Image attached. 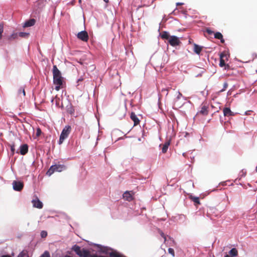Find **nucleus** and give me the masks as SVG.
Listing matches in <instances>:
<instances>
[{
  "label": "nucleus",
  "mask_w": 257,
  "mask_h": 257,
  "mask_svg": "<svg viewBox=\"0 0 257 257\" xmlns=\"http://www.w3.org/2000/svg\"><path fill=\"white\" fill-rule=\"evenodd\" d=\"M53 83L56 85L55 89L59 91L63 84V77L61 73L57 68L56 65L53 67Z\"/></svg>",
  "instance_id": "nucleus-1"
},
{
  "label": "nucleus",
  "mask_w": 257,
  "mask_h": 257,
  "mask_svg": "<svg viewBox=\"0 0 257 257\" xmlns=\"http://www.w3.org/2000/svg\"><path fill=\"white\" fill-rule=\"evenodd\" d=\"M161 37L163 40H168V42L172 46L179 45L181 43L179 38L175 36H170L169 33L166 31H163L161 34Z\"/></svg>",
  "instance_id": "nucleus-2"
},
{
  "label": "nucleus",
  "mask_w": 257,
  "mask_h": 257,
  "mask_svg": "<svg viewBox=\"0 0 257 257\" xmlns=\"http://www.w3.org/2000/svg\"><path fill=\"white\" fill-rule=\"evenodd\" d=\"M66 168L65 166L63 165H54L50 167L49 169L47 171L46 174L50 176L55 172H60Z\"/></svg>",
  "instance_id": "nucleus-3"
},
{
  "label": "nucleus",
  "mask_w": 257,
  "mask_h": 257,
  "mask_svg": "<svg viewBox=\"0 0 257 257\" xmlns=\"http://www.w3.org/2000/svg\"><path fill=\"white\" fill-rule=\"evenodd\" d=\"M71 131V127L70 125H66L63 129L60 136L59 144H61L69 136Z\"/></svg>",
  "instance_id": "nucleus-4"
},
{
  "label": "nucleus",
  "mask_w": 257,
  "mask_h": 257,
  "mask_svg": "<svg viewBox=\"0 0 257 257\" xmlns=\"http://www.w3.org/2000/svg\"><path fill=\"white\" fill-rule=\"evenodd\" d=\"M73 250L76 253L81 257H87L89 254V252L86 249H83L81 250L79 246L75 245Z\"/></svg>",
  "instance_id": "nucleus-5"
},
{
  "label": "nucleus",
  "mask_w": 257,
  "mask_h": 257,
  "mask_svg": "<svg viewBox=\"0 0 257 257\" xmlns=\"http://www.w3.org/2000/svg\"><path fill=\"white\" fill-rule=\"evenodd\" d=\"M227 55L224 53H221L220 55L219 66L221 67L224 66L225 69L229 68V66L228 64L226 65L225 63V60H227Z\"/></svg>",
  "instance_id": "nucleus-6"
},
{
  "label": "nucleus",
  "mask_w": 257,
  "mask_h": 257,
  "mask_svg": "<svg viewBox=\"0 0 257 257\" xmlns=\"http://www.w3.org/2000/svg\"><path fill=\"white\" fill-rule=\"evenodd\" d=\"M12 184L14 190L17 191H21L24 188V183L22 181H14Z\"/></svg>",
  "instance_id": "nucleus-7"
},
{
  "label": "nucleus",
  "mask_w": 257,
  "mask_h": 257,
  "mask_svg": "<svg viewBox=\"0 0 257 257\" xmlns=\"http://www.w3.org/2000/svg\"><path fill=\"white\" fill-rule=\"evenodd\" d=\"M77 36L79 39L84 42H87L89 39L88 33L86 31H82L79 32Z\"/></svg>",
  "instance_id": "nucleus-8"
},
{
  "label": "nucleus",
  "mask_w": 257,
  "mask_h": 257,
  "mask_svg": "<svg viewBox=\"0 0 257 257\" xmlns=\"http://www.w3.org/2000/svg\"><path fill=\"white\" fill-rule=\"evenodd\" d=\"M32 203L33 204V207L41 209L43 207V203L42 202L37 198L36 197L35 199H33L32 201Z\"/></svg>",
  "instance_id": "nucleus-9"
},
{
  "label": "nucleus",
  "mask_w": 257,
  "mask_h": 257,
  "mask_svg": "<svg viewBox=\"0 0 257 257\" xmlns=\"http://www.w3.org/2000/svg\"><path fill=\"white\" fill-rule=\"evenodd\" d=\"M131 192H132V191H125L123 194V198L129 202L132 201L134 198Z\"/></svg>",
  "instance_id": "nucleus-10"
},
{
  "label": "nucleus",
  "mask_w": 257,
  "mask_h": 257,
  "mask_svg": "<svg viewBox=\"0 0 257 257\" xmlns=\"http://www.w3.org/2000/svg\"><path fill=\"white\" fill-rule=\"evenodd\" d=\"M208 113V107L205 105H202L201 109L198 112L197 114H201L203 115H207Z\"/></svg>",
  "instance_id": "nucleus-11"
},
{
  "label": "nucleus",
  "mask_w": 257,
  "mask_h": 257,
  "mask_svg": "<svg viewBox=\"0 0 257 257\" xmlns=\"http://www.w3.org/2000/svg\"><path fill=\"white\" fill-rule=\"evenodd\" d=\"M131 118L134 122V126H136L140 123V120L135 114V112H132L131 114Z\"/></svg>",
  "instance_id": "nucleus-12"
},
{
  "label": "nucleus",
  "mask_w": 257,
  "mask_h": 257,
  "mask_svg": "<svg viewBox=\"0 0 257 257\" xmlns=\"http://www.w3.org/2000/svg\"><path fill=\"white\" fill-rule=\"evenodd\" d=\"M223 112L224 116H230L234 115V113L229 107H224L223 109Z\"/></svg>",
  "instance_id": "nucleus-13"
},
{
  "label": "nucleus",
  "mask_w": 257,
  "mask_h": 257,
  "mask_svg": "<svg viewBox=\"0 0 257 257\" xmlns=\"http://www.w3.org/2000/svg\"><path fill=\"white\" fill-rule=\"evenodd\" d=\"M28 152V146L27 144H24L20 147V153L22 155H26Z\"/></svg>",
  "instance_id": "nucleus-14"
},
{
  "label": "nucleus",
  "mask_w": 257,
  "mask_h": 257,
  "mask_svg": "<svg viewBox=\"0 0 257 257\" xmlns=\"http://www.w3.org/2000/svg\"><path fill=\"white\" fill-rule=\"evenodd\" d=\"M36 21L34 19H32L29 20V21L25 22L24 24V27H29L31 26H33L35 25Z\"/></svg>",
  "instance_id": "nucleus-15"
},
{
  "label": "nucleus",
  "mask_w": 257,
  "mask_h": 257,
  "mask_svg": "<svg viewBox=\"0 0 257 257\" xmlns=\"http://www.w3.org/2000/svg\"><path fill=\"white\" fill-rule=\"evenodd\" d=\"M189 198L194 202L195 206H197L199 204H200V202L199 201V198L197 197H195L192 195H190L189 196Z\"/></svg>",
  "instance_id": "nucleus-16"
},
{
  "label": "nucleus",
  "mask_w": 257,
  "mask_h": 257,
  "mask_svg": "<svg viewBox=\"0 0 257 257\" xmlns=\"http://www.w3.org/2000/svg\"><path fill=\"white\" fill-rule=\"evenodd\" d=\"M214 38L220 40L222 43H224V40L223 39V36L220 32H216L214 34Z\"/></svg>",
  "instance_id": "nucleus-17"
},
{
  "label": "nucleus",
  "mask_w": 257,
  "mask_h": 257,
  "mask_svg": "<svg viewBox=\"0 0 257 257\" xmlns=\"http://www.w3.org/2000/svg\"><path fill=\"white\" fill-rule=\"evenodd\" d=\"M170 141H167L165 143L162 148V151L163 153L165 154L167 152L168 147L170 146Z\"/></svg>",
  "instance_id": "nucleus-18"
},
{
  "label": "nucleus",
  "mask_w": 257,
  "mask_h": 257,
  "mask_svg": "<svg viewBox=\"0 0 257 257\" xmlns=\"http://www.w3.org/2000/svg\"><path fill=\"white\" fill-rule=\"evenodd\" d=\"M202 47H201L197 44H194V51L196 54H199L200 53L201 51H202Z\"/></svg>",
  "instance_id": "nucleus-19"
},
{
  "label": "nucleus",
  "mask_w": 257,
  "mask_h": 257,
  "mask_svg": "<svg viewBox=\"0 0 257 257\" xmlns=\"http://www.w3.org/2000/svg\"><path fill=\"white\" fill-rule=\"evenodd\" d=\"M67 111L68 113L71 115H73L74 114L75 109L73 106H70L69 107H67Z\"/></svg>",
  "instance_id": "nucleus-20"
},
{
  "label": "nucleus",
  "mask_w": 257,
  "mask_h": 257,
  "mask_svg": "<svg viewBox=\"0 0 257 257\" xmlns=\"http://www.w3.org/2000/svg\"><path fill=\"white\" fill-rule=\"evenodd\" d=\"M238 252L236 248H233L229 251V254L231 256H236L237 255Z\"/></svg>",
  "instance_id": "nucleus-21"
},
{
  "label": "nucleus",
  "mask_w": 257,
  "mask_h": 257,
  "mask_svg": "<svg viewBox=\"0 0 257 257\" xmlns=\"http://www.w3.org/2000/svg\"><path fill=\"white\" fill-rule=\"evenodd\" d=\"M29 34L25 32H20L19 33V36L22 38H27L29 36Z\"/></svg>",
  "instance_id": "nucleus-22"
},
{
  "label": "nucleus",
  "mask_w": 257,
  "mask_h": 257,
  "mask_svg": "<svg viewBox=\"0 0 257 257\" xmlns=\"http://www.w3.org/2000/svg\"><path fill=\"white\" fill-rule=\"evenodd\" d=\"M18 257H29V255L26 251H22L18 255Z\"/></svg>",
  "instance_id": "nucleus-23"
},
{
  "label": "nucleus",
  "mask_w": 257,
  "mask_h": 257,
  "mask_svg": "<svg viewBox=\"0 0 257 257\" xmlns=\"http://www.w3.org/2000/svg\"><path fill=\"white\" fill-rule=\"evenodd\" d=\"M22 93L23 94V96H25L26 95L25 88L23 87H21L20 88L18 91V94L20 95L21 93Z\"/></svg>",
  "instance_id": "nucleus-24"
},
{
  "label": "nucleus",
  "mask_w": 257,
  "mask_h": 257,
  "mask_svg": "<svg viewBox=\"0 0 257 257\" xmlns=\"http://www.w3.org/2000/svg\"><path fill=\"white\" fill-rule=\"evenodd\" d=\"M4 32V25L3 24H0V40L2 38V34Z\"/></svg>",
  "instance_id": "nucleus-25"
},
{
  "label": "nucleus",
  "mask_w": 257,
  "mask_h": 257,
  "mask_svg": "<svg viewBox=\"0 0 257 257\" xmlns=\"http://www.w3.org/2000/svg\"><path fill=\"white\" fill-rule=\"evenodd\" d=\"M40 257H51L49 252L45 251Z\"/></svg>",
  "instance_id": "nucleus-26"
},
{
  "label": "nucleus",
  "mask_w": 257,
  "mask_h": 257,
  "mask_svg": "<svg viewBox=\"0 0 257 257\" xmlns=\"http://www.w3.org/2000/svg\"><path fill=\"white\" fill-rule=\"evenodd\" d=\"M159 232L160 233V234L161 235V236L164 238V242H165L167 240V238H166V235H165V234L160 230H159Z\"/></svg>",
  "instance_id": "nucleus-27"
},
{
  "label": "nucleus",
  "mask_w": 257,
  "mask_h": 257,
  "mask_svg": "<svg viewBox=\"0 0 257 257\" xmlns=\"http://www.w3.org/2000/svg\"><path fill=\"white\" fill-rule=\"evenodd\" d=\"M168 252L169 253H170L173 256H175V252H174V250L173 248H169L168 249Z\"/></svg>",
  "instance_id": "nucleus-28"
},
{
  "label": "nucleus",
  "mask_w": 257,
  "mask_h": 257,
  "mask_svg": "<svg viewBox=\"0 0 257 257\" xmlns=\"http://www.w3.org/2000/svg\"><path fill=\"white\" fill-rule=\"evenodd\" d=\"M47 235V232L45 231H42L41 233V236L42 237L44 238L46 237Z\"/></svg>",
  "instance_id": "nucleus-29"
},
{
  "label": "nucleus",
  "mask_w": 257,
  "mask_h": 257,
  "mask_svg": "<svg viewBox=\"0 0 257 257\" xmlns=\"http://www.w3.org/2000/svg\"><path fill=\"white\" fill-rule=\"evenodd\" d=\"M11 150L12 155H13L15 153V151L14 144H13L11 146Z\"/></svg>",
  "instance_id": "nucleus-30"
},
{
  "label": "nucleus",
  "mask_w": 257,
  "mask_h": 257,
  "mask_svg": "<svg viewBox=\"0 0 257 257\" xmlns=\"http://www.w3.org/2000/svg\"><path fill=\"white\" fill-rule=\"evenodd\" d=\"M41 133H42V132H41V129L40 128H38L37 129V131H36V136L37 137H39L41 135Z\"/></svg>",
  "instance_id": "nucleus-31"
},
{
  "label": "nucleus",
  "mask_w": 257,
  "mask_h": 257,
  "mask_svg": "<svg viewBox=\"0 0 257 257\" xmlns=\"http://www.w3.org/2000/svg\"><path fill=\"white\" fill-rule=\"evenodd\" d=\"M206 32L209 35H211L214 33L213 31H212L209 28H207L206 29Z\"/></svg>",
  "instance_id": "nucleus-32"
},
{
  "label": "nucleus",
  "mask_w": 257,
  "mask_h": 257,
  "mask_svg": "<svg viewBox=\"0 0 257 257\" xmlns=\"http://www.w3.org/2000/svg\"><path fill=\"white\" fill-rule=\"evenodd\" d=\"M17 34H13L11 36L10 39H15L17 38Z\"/></svg>",
  "instance_id": "nucleus-33"
},
{
  "label": "nucleus",
  "mask_w": 257,
  "mask_h": 257,
  "mask_svg": "<svg viewBox=\"0 0 257 257\" xmlns=\"http://www.w3.org/2000/svg\"><path fill=\"white\" fill-rule=\"evenodd\" d=\"M182 96V93H181V92H180L179 91H178V92H177V97H176L177 99L178 100H179V99H180V98H181Z\"/></svg>",
  "instance_id": "nucleus-34"
},
{
  "label": "nucleus",
  "mask_w": 257,
  "mask_h": 257,
  "mask_svg": "<svg viewBox=\"0 0 257 257\" xmlns=\"http://www.w3.org/2000/svg\"><path fill=\"white\" fill-rule=\"evenodd\" d=\"M227 86H228L227 83L225 82L223 84V88L222 90H221L220 91H224L226 89V88L227 87Z\"/></svg>",
  "instance_id": "nucleus-35"
},
{
  "label": "nucleus",
  "mask_w": 257,
  "mask_h": 257,
  "mask_svg": "<svg viewBox=\"0 0 257 257\" xmlns=\"http://www.w3.org/2000/svg\"><path fill=\"white\" fill-rule=\"evenodd\" d=\"M183 5V3H177L176 4V5H177V6H181V5Z\"/></svg>",
  "instance_id": "nucleus-36"
},
{
  "label": "nucleus",
  "mask_w": 257,
  "mask_h": 257,
  "mask_svg": "<svg viewBox=\"0 0 257 257\" xmlns=\"http://www.w3.org/2000/svg\"><path fill=\"white\" fill-rule=\"evenodd\" d=\"M105 3H108L109 0H103Z\"/></svg>",
  "instance_id": "nucleus-37"
},
{
  "label": "nucleus",
  "mask_w": 257,
  "mask_h": 257,
  "mask_svg": "<svg viewBox=\"0 0 257 257\" xmlns=\"http://www.w3.org/2000/svg\"><path fill=\"white\" fill-rule=\"evenodd\" d=\"M91 257H96V255H93L91 256Z\"/></svg>",
  "instance_id": "nucleus-38"
},
{
  "label": "nucleus",
  "mask_w": 257,
  "mask_h": 257,
  "mask_svg": "<svg viewBox=\"0 0 257 257\" xmlns=\"http://www.w3.org/2000/svg\"><path fill=\"white\" fill-rule=\"evenodd\" d=\"M255 171H256V172H257V165H256V168H255Z\"/></svg>",
  "instance_id": "nucleus-39"
},
{
  "label": "nucleus",
  "mask_w": 257,
  "mask_h": 257,
  "mask_svg": "<svg viewBox=\"0 0 257 257\" xmlns=\"http://www.w3.org/2000/svg\"><path fill=\"white\" fill-rule=\"evenodd\" d=\"M79 3H81V0H79Z\"/></svg>",
  "instance_id": "nucleus-40"
}]
</instances>
